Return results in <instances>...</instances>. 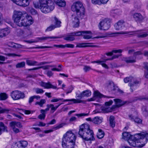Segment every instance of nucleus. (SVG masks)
Instances as JSON below:
<instances>
[{
  "label": "nucleus",
  "mask_w": 148,
  "mask_h": 148,
  "mask_svg": "<svg viewBox=\"0 0 148 148\" xmlns=\"http://www.w3.org/2000/svg\"><path fill=\"white\" fill-rule=\"evenodd\" d=\"M9 125H11L12 127L15 126L18 128H21L23 127V125L19 122L16 121H12L10 123Z\"/></svg>",
  "instance_id": "obj_30"
},
{
  "label": "nucleus",
  "mask_w": 148,
  "mask_h": 148,
  "mask_svg": "<svg viewBox=\"0 0 148 148\" xmlns=\"http://www.w3.org/2000/svg\"><path fill=\"white\" fill-rule=\"evenodd\" d=\"M104 132L101 129H99L98 132L97 134V138L99 139H101L104 137Z\"/></svg>",
  "instance_id": "obj_36"
},
{
  "label": "nucleus",
  "mask_w": 148,
  "mask_h": 148,
  "mask_svg": "<svg viewBox=\"0 0 148 148\" xmlns=\"http://www.w3.org/2000/svg\"><path fill=\"white\" fill-rule=\"evenodd\" d=\"M125 27V23L124 21L121 20L119 21L114 25L115 29L116 30L123 29Z\"/></svg>",
  "instance_id": "obj_14"
},
{
  "label": "nucleus",
  "mask_w": 148,
  "mask_h": 148,
  "mask_svg": "<svg viewBox=\"0 0 148 148\" xmlns=\"http://www.w3.org/2000/svg\"><path fill=\"white\" fill-rule=\"evenodd\" d=\"M123 59L127 63H134L136 61L135 58H134L132 57L123 58Z\"/></svg>",
  "instance_id": "obj_28"
},
{
  "label": "nucleus",
  "mask_w": 148,
  "mask_h": 148,
  "mask_svg": "<svg viewBox=\"0 0 148 148\" xmlns=\"http://www.w3.org/2000/svg\"><path fill=\"white\" fill-rule=\"evenodd\" d=\"M43 110H40V112L41 114H40L38 116V118L40 119H44L46 116V114L44 113Z\"/></svg>",
  "instance_id": "obj_48"
},
{
  "label": "nucleus",
  "mask_w": 148,
  "mask_h": 148,
  "mask_svg": "<svg viewBox=\"0 0 148 148\" xmlns=\"http://www.w3.org/2000/svg\"><path fill=\"white\" fill-rule=\"evenodd\" d=\"M16 32L17 35L19 36H22L25 33L24 30L20 28L17 29L16 30Z\"/></svg>",
  "instance_id": "obj_40"
},
{
  "label": "nucleus",
  "mask_w": 148,
  "mask_h": 148,
  "mask_svg": "<svg viewBox=\"0 0 148 148\" xmlns=\"http://www.w3.org/2000/svg\"><path fill=\"white\" fill-rule=\"evenodd\" d=\"M88 43H79L76 46L77 47H91L92 46L88 45H87Z\"/></svg>",
  "instance_id": "obj_43"
},
{
  "label": "nucleus",
  "mask_w": 148,
  "mask_h": 148,
  "mask_svg": "<svg viewBox=\"0 0 148 148\" xmlns=\"http://www.w3.org/2000/svg\"><path fill=\"white\" fill-rule=\"evenodd\" d=\"M89 114L88 113H82L79 114H76L75 115L78 116V117H80L83 116H88Z\"/></svg>",
  "instance_id": "obj_59"
},
{
  "label": "nucleus",
  "mask_w": 148,
  "mask_h": 148,
  "mask_svg": "<svg viewBox=\"0 0 148 148\" xmlns=\"http://www.w3.org/2000/svg\"><path fill=\"white\" fill-rule=\"evenodd\" d=\"M26 62L27 65H34L38 64L37 62L29 60H26Z\"/></svg>",
  "instance_id": "obj_44"
},
{
  "label": "nucleus",
  "mask_w": 148,
  "mask_h": 148,
  "mask_svg": "<svg viewBox=\"0 0 148 148\" xmlns=\"http://www.w3.org/2000/svg\"><path fill=\"white\" fill-rule=\"evenodd\" d=\"M56 28L54 25H51L50 26L48 27L47 29H46V31H50Z\"/></svg>",
  "instance_id": "obj_57"
},
{
  "label": "nucleus",
  "mask_w": 148,
  "mask_h": 148,
  "mask_svg": "<svg viewBox=\"0 0 148 148\" xmlns=\"http://www.w3.org/2000/svg\"><path fill=\"white\" fill-rule=\"evenodd\" d=\"M108 88L110 92H115L118 87L114 85L112 82L110 81L108 86Z\"/></svg>",
  "instance_id": "obj_19"
},
{
  "label": "nucleus",
  "mask_w": 148,
  "mask_h": 148,
  "mask_svg": "<svg viewBox=\"0 0 148 148\" xmlns=\"http://www.w3.org/2000/svg\"><path fill=\"white\" fill-rule=\"evenodd\" d=\"M0 127L2 128H0V135L1 134V130L3 132H8L7 127L5 126L4 124L1 122H0Z\"/></svg>",
  "instance_id": "obj_34"
},
{
  "label": "nucleus",
  "mask_w": 148,
  "mask_h": 148,
  "mask_svg": "<svg viewBox=\"0 0 148 148\" xmlns=\"http://www.w3.org/2000/svg\"><path fill=\"white\" fill-rule=\"evenodd\" d=\"M65 48L66 47L67 48H73L74 47V45L73 44H67L64 45Z\"/></svg>",
  "instance_id": "obj_60"
},
{
  "label": "nucleus",
  "mask_w": 148,
  "mask_h": 148,
  "mask_svg": "<svg viewBox=\"0 0 148 148\" xmlns=\"http://www.w3.org/2000/svg\"><path fill=\"white\" fill-rule=\"evenodd\" d=\"M94 96L95 97V98L96 99L97 97H99L100 98L102 97H106L108 98L111 97L106 96L102 95L99 92L97 91H95L94 92Z\"/></svg>",
  "instance_id": "obj_29"
},
{
  "label": "nucleus",
  "mask_w": 148,
  "mask_h": 148,
  "mask_svg": "<svg viewBox=\"0 0 148 148\" xmlns=\"http://www.w3.org/2000/svg\"><path fill=\"white\" fill-rule=\"evenodd\" d=\"M25 14V12L20 11H14L12 19L14 23L18 26L27 27L33 23V21L31 16H24V14Z\"/></svg>",
  "instance_id": "obj_1"
},
{
  "label": "nucleus",
  "mask_w": 148,
  "mask_h": 148,
  "mask_svg": "<svg viewBox=\"0 0 148 148\" xmlns=\"http://www.w3.org/2000/svg\"><path fill=\"white\" fill-rule=\"evenodd\" d=\"M113 103L112 100H110L108 102H106L105 103V106L100 107L101 111L99 112H102L104 113H106L112 112L111 109L109 107Z\"/></svg>",
  "instance_id": "obj_11"
},
{
  "label": "nucleus",
  "mask_w": 148,
  "mask_h": 148,
  "mask_svg": "<svg viewBox=\"0 0 148 148\" xmlns=\"http://www.w3.org/2000/svg\"><path fill=\"white\" fill-rule=\"evenodd\" d=\"M48 106H49V108H51L50 112L51 113H53L57 109L56 107L54 106L53 104H49Z\"/></svg>",
  "instance_id": "obj_47"
},
{
  "label": "nucleus",
  "mask_w": 148,
  "mask_h": 148,
  "mask_svg": "<svg viewBox=\"0 0 148 148\" xmlns=\"http://www.w3.org/2000/svg\"><path fill=\"white\" fill-rule=\"evenodd\" d=\"M35 92L37 94H42L44 92V91L41 88H36L35 89Z\"/></svg>",
  "instance_id": "obj_51"
},
{
  "label": "nucleus",
  "mask_w": 148,
  "mask_h": 148,
  "mask_svg": "<svg viewBox=\"0 0 148 148\" xmlns=\"http://www.w3.org/2000/svg\"><path fill=\"white\" fill-rule=\"evenodd\" d=\"M91 32L90 34H91ZM89 33H86L85 34H83L82 36H83V37L84 39H89L91 38L92 37V36L91 35H88V34Z\"/></svg>",
  "instance_id": "obj_53"
},
{
  "label": "nucleus",
  "mask_w": 148,
  "mask_h": 148,
  "mask_svg": "<svg viewBox=\"0 0 148 148\" xmlns=\"http://www.w3.org/2000/svg\"><path fill=\"white\" fill-rule=\"evenodd\" d=\"M78 134L81 137L86 141L95 139L93 131L90 129V125L88 124H84L79 126Z\"/></svg>",
  "instance_id": "obj_2"
},
{
  "label": "nucleus",
  "mask_w": 148,
  "mask_h": 148,
  "mask_svg": "<svg viewBox=\"0 0 148 148\" xmlns=\"http://www.w3.org/2000/svg\"><path fill=\"white\" fill-rule=\"evenodd\" d=\"M10 110V109L7 108H3L0 110V114L1 113H8Z\"/></svg>",
  "instance_id": "obj_49"
},
{
  "label": "nucleus",
  "mask_w": 148,
  "mask_h": 148,
  "mask_svg": "<svg viewBox=\"0 0 148 148\" xmlns=\"http://www.w3.org/2000/svg\"><path fill=\"white\" fill-rule=\"evenodd\" d=\"M54 2L59 6L63 7L65 6L66 2L65 1L62 0H54Z\"/></svg>",
  "instance_id": "obj_27"
},
{
  "label": "nucleus",
  "mask_w": 148,
  "mask_h": 148,
  "mask_svg": "<svg viewBox=\"0 0 148 148\" xmlns=\"http://www.w3.org/2000/svg\"><path fill=\"white\" fill-rule=\"evenodd\" d=\"M108 0H91L92 2L95 4L101 5L106 3Z\"/></svg>",
  "instance_id": "obj_25"
},
{
  "label": "nucleus",
  "mask_w": 148,
  "mask_h": 148,
  "mask_svg": "<svg viewBox=\"0 0 148 148\" xmlns=\"http://www.w3.org/2000/svg\"><path fill=\"white\" fill-rule=\"evenodd\" d=\"M124 81L125 83L130 82L129 85L130 87V89L132 90V92L133 91L134 88L140 83V82L139 81L137 80L132 77L125 78L124 79Z\"/></svg>",
  "instance_id": "obj_8"
},
{
  "label": "nucleus",
  "mask_w": 148,
  "mask_h": 148,
  "mask_svg": "<svg viewBox=\"0 0 148 148\" xmlns=\"http://www.w3.org/2000/svg\"><path fill=\"white\" fill-rule=\"evenodd\" d=\"M52 71H60L62 70V67L61 65H59L58 68L55 67L51 69Z\"/></svg>",
  "instance_id": "obj_56"
},
{
  "label": "nucleus",
  "mask_w": 148,
  "mask_h": 148,
  "mask_svg": "<svg viewBox=\"0 0 148 148\" xmlns=\"http://www.w3.org/2000/svg\"><path fill=\"white\" fill-rule=\"evenodd\" d=\"M8 98L7 95L4 93H1L0 94V99L5 100Z\"/></svg>",
  "instance_id": "obj_42"
},
{
  "label": "nucleus",
  "mask_w": 148,
  "mask_h": 148,
  "mask_svg": "<svg viewBox=\"0 0 148 148\" xmlns=\"http://www.w3.org/2000/svg\"><path fill=\"white\" fill-rule=\"evenodd\" d=\"M4 55L8 56L9 57H15V56H21V55H18L14 53H4Z\"/></svg>",
  "instance_id": "obj_50"
},
{
  "label": "nucleus",
  "mask_w": 148,
  "mask_h": 148,
  "mask_svg": "<svg viewBox=\"0 0 148 148\" xmlns=\"http://www.w3.org/2000/svg\"><path fill=\"white\" fill-rule=\"evenodd\" d=\"M54 19L55 21V24L54 25L56 28L59 27L61 26V22L56 17H54Z\"/></svg>",
  "instance_id": "obj_33"
},
{
  "label": "nucleus",
  "mask_w": 148,
  "mask_h": 148,
  "mask_svg": "<svg viewBox=\"0 0 148 148\" xmlns=\"http://www.w3.org/2000/svg\"><path fill=\"white\" fill-rule=\"evenodd\" d=\"M10 96L14 100L23 99L25 97V94L23 92L17 90L12 91L11 93Z\"/></svg>",
  "instance_id": "obj_9"
},
{
  "label": "nucleus",
  "mask_w": 148,
  "mask_h": 148,
  "mask_svg": "<svg viewBox=\"0 0 148 148\" xmlns=\"http://www.w3.org/2000/svg\"><path fill=\"white\" fill-rule=\"evenodd\" d=\"M10 126L12 128L13 131L15 133H17L20 132L19 130L16 128L15 126L12 127L11 125H10Z\"/></svg>",
  "instance_id": "obj_55"
},
{
  "label": "nucleus",
  "mask_w": 148,
  "mask_h": 148,
  "mask_svg": "<svg viewBox=\"0 0 148 148\" xmlns=\"http://www.w3.org/2000/svg\"><path fill=\"white\" fill-rule=\"evenodd\" d=\"M46 102V100L45 99H42L39 102H37L35 103V105L38 104L40 107H42L43 105Z\"/></svg>",
  "instance_id": "obj_46"
},
{
  "label": "nucleus",
  "mask_w": 148,
  "mask_h": 148,
  "mask_svg": "<svg viewBox=\"0 0 148 148\" xmlns=\"http://www.w3.org/2000/svg\"><path fill=\"white\" fill-rule=\"evenodd\" d=\"M15 43L12 42H9L8 44V47H12L14 48Z\"/></svg>",
  "instance_id": "obj_63"
},
{
  "label": "nucleus",
  "mask_w": 148,
  "mask_h": 148,
  "mask_svg": "<svg viewBox=\"0 0 148 148\" xmlns=\"http://www.w3.org/2000/svg\"><path fill=\"white\" fill-rule=\"evenodd\" d=\"M84 94V97H90L91 94V92L89 90H86L83 91Z\"/></svg>",
  "instance_id": "obj_41"
},
{
  "label": "nucleus",
  "mask_w": 148,
  "mask_h": 148,
  "mask_svg": "<svg viewBox=\"0 0 148 148\" xmlns=\"http://www.w3.org/2000/svg\"><path fill=\"white\" fill-rule=\"evenodd\" d=\"M27 11L33 15H35L37 13L36 11L33 8L31 7H27L26 9Z\"/></svg>",
  "instance_id": "obj_35"
},
{
  "label": "nucleus",
  "mask_w": 148,
  "mask_h": 148,
  "mask_svg": "<svg viewBox=\"0 0 148 148\" xmlns=\"http://www.w3.org/2000/svg\"><path fill=\"white\" fill-rule=\"evenodd\" d=\"M10 32V28L8 27L0 29V37L2 38L7 36Z\"/></svg>",
  "instance_id": "obj_17"
},
{
  "label": "nucleus",
  "mask_w": 148,
  "mask_h": 148,
  "mask_svg": "<svg viewBox=\"0 0 148 148\" xmlns=\"http://www.w3.org/2000/svg\"><path fill=\"white\" fill-rule=\"evenodd\" d=\"M98 27L100 30H107L110 27V22L108 19H104L99 23Z\"/></svg>",
  "instance_id": "obj_10"
},
{
  "label": "nucleus",
  "mask_w": 148,
  "mask_h": 148,
  "mask_svg": "<svg viewBox=\"0 0 148 148\" xmlns=\"http://www.w3.org/2000/svg\"><path fill=\"white\" fill-rule=\"evenodd\" d=\"M13 2L20 6L26 7L29 5L30 0H11Z\"/></svg>",
  "instance_id": "obj_15"
},
{
  "label": "nucleus",
  "mask_w": 148,
  "mask_h": 148,
  "mask_svg": "<svg viewBox=\"0 0 148 148\" xmlns=\"http://www.w3.org/2000/svg\"><path fill=\"white\" fill-rule=\"evenodd\" d=\"M40 86L44 87L45 88L49 89L52 88L54 89L57 88V87L52 85L50 82H48L46 83L43 82H41L40 83Z\"/></svg>",
  "instance_id": "obj_18"
},
{
  "label": "nucleus",
  "mask_w": 148,
  "mask_h": 148,
  "mask_svg": "<svg viewBox=\"0 0 148 148\" xmlns=\"http://www.w3.org/2000/svg\"><path fill=\"white\" fill-rule=\"evenodd\" d=\"M63 102L65 101H73L74 103H80L83 102L84 101L83 100L81 99H79L78 98L77 99H66L64 100Z\"/></svg>",
  "instance_id": "obj_26"
},
{
  "label": "nucleus",
  "mask_w": 148,
  "mask_h": 148,
  "mask_svg": "<svg viewBox=\"0 0 148 148\" xmlns=\"http://www.w3.org/2000/svg\"><path fill=\"white\" fill-rule=\"evenodd\" d=\"M72 10L75 12L78 17L82 18L85 14V9L82 3L77 1L74 3L71 7Z\"/></svg>",
  "instance_id": "obj_6"
},
{
  "label": "nucleus",
  "mask_w": 148,
  "mask_h": 148,
  "mask_svg": "<svg viewBox=\"0 0 148 148\" xmlns=\"http://www.w3.org/2000/svg\"><path fill=\"white\" fill-rule=\"evenodd\" d=\"M25 32H27L28 34H30L31 33V29L29 27H27L24 29Z\"/></svg>",
  "instance_id": "obj_62"
},
{
  "label": "nucleus",
  "mask_w": 148,
  "mask_h": 148,
  "mask_svg": "<svg viewBox=\"0 0 148 148\" xmlns=\"http://www.w3.org/2000/svg\"><path fill=\"white\" fill-rule=\"evenodd\" d=\"M121 54L115 55L113 56L111 58H108L106 59H101L99 60L91 62V63L92 64H97L101 65H106L104 63V62H105L106 61L109 60H112L114 59L117 58L119 57V56H121Z\"/></svg>",
  "instance_id": "obj_13"
},
{
  "label": "nucleus",
  "mask_w": 148,
  "mask_h": 148,
  "mask_svg": "<svg viewBox=\"0 0 148 148\" xmlns=\"http://www.w3.org/2000/svg\"><path fill=\"white\" fill-rule=\"evenodd\" d=\"M36 8H40L41 11L45 13L52 11L54 8L53 2L51 0H39L38 2L34 4Z\"/></svg>",
  "instance_id": "obj_3"
},
{
  "label": "nucleus",
  "mask_w": 148,
  "mask_h": 148,
  "mask_svg": "<svg viewBox=\"0 0 148 148\" xmlns=\"http://www.w3.org/2000/svg\"><path fill=\"white\" fill-rule=\"evenodd\" d=\"M133 17L136 21L139 22L141 21L144 19L143 17L140 13H137L134 14Z\"/></svg>",
  "instance_id": "obj_23"
},
{
  "label": "nucleus",
  "mask_w": 148,
  "mask_h": 148,
  "mask_svg": "<svg viewBox=\"0 0 148 148\" xmlns=\"http://www.w3.org/2000/svg\"><path fill=\"white\" fill-rule=\"evenodd\" d=\"M137 34V36L139 38H144L148 36V31L144 32H139L138 31H121L119 32H111L109 34L112 36L119 34L125 35L126 36H133Z\"/></svg>",
  "instance_id": "obj_5"
},
{
  "label": "nucleus",
  "mask_w": 148,
  "mask_h": 148,
  "mask_svg": "<svg viewBox=\"0 0 148 148\" xmlns=\"http://www.w3.org/2000/svg\"><path fill=\"white\" fill-rule=\"evenodd\" d=\"M64 99L63 98H53L51 100V102H57L60 100H64Z\"/></svg>",
  "instance_id": "obj_58"
},
{
  "label": "nucleus",
  "mask_w": 148,
  "mask_h": 148,
  "mask_svg": "<svg viewBox=\"0 0 148 148\" xmlns=\"http://www.w3.org/2000/svg\"><path fill=\"white\" fill-rule=\"evenodd\" d=\"M41 68H43V69H48V66H41V67H35V68H33L32 69H28V70H29V71L34 70L38 69H39Z\"/></svg>",
  "instance_id": "obj_54"
},
{
  "label": "nucleus",
  "mask_w": 148,
  "mask_h": 148,
  "mask_svg": "<svg viewBox=\"0 0 148 148\" xmlns=\"http://www.w3.org/2000/svg\"><path fill=\"white\" fill-rule=\"evenodd\" d=\"M122 138L125 140H127L129 139H130L131 136L132 135H130V134L128 132H123L122 133Z\"/></svg>",
  "instance_id": "obj_32"
},
{
  "label": "nucleus",
  "mask_w": 148,
  "mask_h": 148,
  "mask_svg": "<svg viewBox=\"0 0 148 148\" xmlns=\"http://www.w3.org/2000/svg\"><path fill=\"white\" fill-rule=\"evenodd\" d=\"M25 42L28 43H32L37 42H38V40H26Z\"/></svg>",
  "instance_id": "obj_64"
},
{
  "label": "nucleus",
  "mask_w": 148,
  "mask_h": 148,
  "mask_svg": "<svg viewBox=\"0 0 148 148\" xmlns=\"http://www.w3.org/2000/svg\"><path fill=\"white\" fill-rule=\"evenodd\" d=\"M103 118L99 116H96L92 119V122L96 124H99L102 122Z\"/></svg>",
  "instance_id": "obj_24"
},
{
  "label": "nucleus",
  "mask_w": 148,
  "mask_h": 148,
  "mask_svg": "<svg viewBox=\"0 0 148 148\" xmlns=\"http://www.w3.org/2000/svg\"><path fill=\"white\" fill-rule=\"evenodd\" d=\"M24 46L23 45L17 43H15L14 48L16 49L23 48Z\"/></svg>",
  "instance_id": "obj_52"
},
{
  "label": "nucleus",
  "mask_w": 148,
  "mask_h": 148,
  "mask_svg": "<svg viewBox=\"0 0 148 148\" xmlns=\"http://www.w3.org/2000/svg\"><path fill=\"white\" fill-rule=\"evenodd\" d=\"M64 39L67 41H73L75 40V38L74 37H73L69 34L68 35L64 38Z\"/></svg>",
  "instance_id": "obj_39"
},
{
  "label": "nucleus",
  "mask_w": 148,
  "mask_h": 148,
  "mask_svg": "<svg viewBox=\"0 0 148 148\" xmlns=\"http://www.w3.org/2000/svg\"><path fill=\"white\" fill-rule=\"evenodd\" d=\"M58 38L56 36H42L41 37L38 38L37 39L40 40H45L48 39H55Z\"/></svg>",
  "instance_id": "obj_37"
},
{
  "label": "nucleus",
  "mask_w": 148,
  "mask_h": 148,
  "mask_svg": "<svg viewBox=\"0 0 148 148\" xmlns=\"http://www.w3.org/2000/svg\"><path fill=\"white\" fill-rule=\"evenodd\" d=\"M83 69L85 72H87L91 69L90 67L89 66L86 65L85 66Z\"/></svg>",
  "instance_id": "obj_61"
},
{
  "label": "nucleus",
  "mask_w": 148,
  "mask_h": 148,
  "mask_svg": "<svg viewBox=\"0 0 148 148\" xmlns=\"http://www.w3.org/2000/svg\"><path fill=\"white\" fill-rule=\"evenodd\" d=\"M76 137L71 131L67 132L62 138V146L63 148H74Z\"/></svg>",
  "instance_id": "obj_4"
},
{
  "label": "nucleus",
  "mask_w": 148,
  "mask_h": 148,
  "mask_svg": "<svg viewBox=\"0 0 148 148\" xmlns=\"http://www.w3.org/2000/svg\"><path fill=\"white\" fill-rule=\"evenodd\" d=\"M114 100L115 102L116 105L117 107H119L124 105L127 103V101H123L119 99H114Z\"/></svg>",
  "instance_id": "obj_22"
},
{
  "label": "nucleus",
  "mask_w": 148,
  "mask_h": 148,
  "mask_svg": "<svg viewBox=\"0 0 148 148\" xmlns=\"http://www.w3.org/2000/svg\"><path fill=\"white\" fill-rule=\"evenodd\" d=\"M28 145L27 142L25 140H22L19 141L17 143L16 146L18 148H25Z\"/></svg>",
  "instance_id": "obj_20"
},
{
  "label": "nucleus",
  "mask_w": 148,
  "mask_h": 148,
  "mask_svg": "<svg viewBox=\"0 0 148 148\" xmlns=\"http://www.w3.org/2000/svg\"><path fill=\"white\" fill-rule=\"evenodd\" d=\"M138 136V135L136 134L134 135H132L131 138L128 140V142L130 145L137 147L140 146V145L138 144V140H137L136 139Z\"/></svg>",
  "instance_id": "obj_12"
},
{
  "label": "nucleus",
  "mask_w": 148,
  "mask_h": 148,
  "mask_svg": "<svg viewBox=\"0 0 148 148\" xmlns=\"http://www.w3.org/2000/svg\"><path fill=\"white\" fill-rule=\"evenodd\" d=\"M91 32L88 31H82L75 32L76 36H79L83 35V34L86 33H90Z\"/></svg>",
  "instance_id": "obj_38"
},
{
  "label": "nucleus",
  "mask_w": 148,
  "mask_h": 148,
  "mask_svg": "<svg viewBox=\"0 0 148 148\" xmlns=\"http://www.w3.org/2000/svg\"><path fill=\"white\" fill-rule=\"evenodd\" d=\"M136 134L138 135L137 139L138 141V144L140 146L138 147H143L148 140V133L142 132Z\"/></svg>",
  "instance_id": "obj_7"
},
{
  "label": "nucleus",
  "mask_w": 148,
  "mask_h": 148,
  "mask_svg": "<svg viewBox=\"0 0 148 148\" xmlns=\"http://www.w3.org/2000/svg\"><path fill=\"white\" fill-rule=\"evenodd\" d=\"M83 92V91L81 92L79 90L75 92L76 98L79 99H82L84 97Z\"/></svg>",
  "instance_id": "obj_31"
},
{
  "label": "nucleus",
  "mask_w": 148,
  "mask_h": 148,
  "mask_svg": "<svg viewBox=\"0 0 148 148\" xmlns=\"http://www.w3.org/2000/svg\"><path fill=\"white\" fill-rule=\"evenodd\" d=\"M79 17L75 14H73L71 16V22L73 26L74 27H79Z\"/></svg>",
  "instance_id": "obj_16"
},
{
  "label": "nucleus",
  "mask_w": 148,
  "mask_h": 148,
  "mask_svg": "<svg viewBox=\"0 0 148 148\" xmlns=\"http://www.w3.org/2000/svg\"><path fill=\"white\" fill-rule=\"evenodd\" d=\"M129 117L131 121H134L135 123L138 124H140L142 123V120L139 118L136 117L135 118V117L132 114L129 115Z\"/></svg>",
  "instance_id": "obj_21"
},
{
  "label": "nucleus",
  "mask_w": 148,
  "mask_h": 148,
  "mask_svg": "<svg viewBox=\"0 0 148 148\" xmlns=\"http://www.w3.org/2000/svg\"><path fill=\"white\" fill-rule=\"evenodd\" d=\"M66 124L65 123H63L58 125H56V126L53 128V129H54L55 130H58Z\"/></svg>",
  "instance_id": "obj_45"
}]
</instances>
